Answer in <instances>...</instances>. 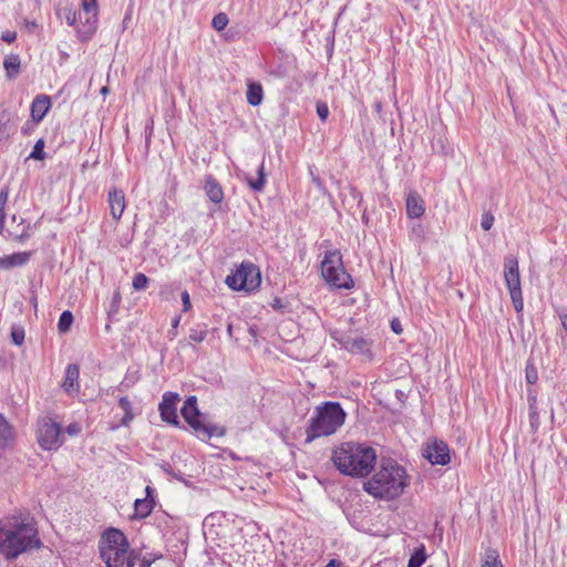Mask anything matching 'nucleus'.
<instances>
[{"label": "nucleus", "instance_id": "nucleus-1", "mask_svg": "<svg viewBox=\"0 0 567 567\" xmlns=\"http://www.w3.org/2000/svg\"><path fill=\"white\" fill-rule=\"evenodd\" d=\"M37 524L29 513H19L0 519V554L13 560L21 554L40 548L42 543Z\"/></svg>", "mask_w": 567, "mask_h": 567}, {"label": "nucleus", "instance_id": "nucleus-2", "mask_svg": "<svg viewBox=\"0 0 567 567\" xmlns=\"http://www.w3.org/2000/svg\"><path fill=\"white\" fill-rule=\"evenodd\" d=\"M332 462L343 475L365 477L374 468L377 452L364 444L346 442L333 451Z\"/></svg>", "mask_w": 567, "mask_h": 567}, {"label": "nucleus", "instance_id": "nucleus-3", "mask_svg": "<svg viewBox=\"0 0 567 567\" xmlns=\"http://www.w3.org/2000/svg\"><path fill=\"white\" fill-rule=\"evenodd\" d=\"M409 483L405 468L398 462L388 460L382 463L380 471L363 484V489L378 499H394L403 494Z\"/></svg>", "mask_w": 567, "mask_h": 567}, {"label": "nucleus", "instance_id": "nucleus-4", "mask_svg": "<svg viewBox=\"0 0 567 567\" xmlns=\"http://www.w3.org/2000/svg\"><path fill=\"white\" fill-rule=\"evenodd\" d=\"M347 413L339 402L327 401L317 406L306 427L305 443L334 434L346 421Z\"/></svg>", "mask_w": 567, "mask_h": 567}, {"label": "nucleus", "instance_id": "nucleus-5", "mask_svg": "<svg viewBox=\"0 0 567 567\" xmlns=\"http://www.w3.org/2000/svg\"><path fill=\"white\" fill-rule=\"evenodd\" d=\"M181 414L188 426L204 441L210 440L213 436L221 437L226 434L224 426L208 422L207 414L199 411L195 395L186 398Z\"/></svg>", "mask_w": 567, "mask_h": 567}, {"label": "nucleus", "instance_id": "nucleus-6", "mask_svg": "<svg viewBox=\"0 0 567 567\" xmlns=\"http://www.w3.org/2000/svg\"><path fill=\"white\" fill-rule=\"evenodd\" d=\"M321 274L324 280L334 288L351 289L354 286L352 277L344 269L342 255L338 249L324 252Z\"/></svg>", "mask_w": 567, "mask_h": 567}, {"label": "nucleus", "instance_id": "nucleus-7", "mask_svg": "<svg viewBox=\"0 0 567 567\" xmlns=\"http://www.w3.org/2000/svg\"><path fill=\"white\" fill-rule=\"evenodd\" d=\"M225 284L234 291H255L261 284L260 269L254 262L243 261L226 277Z\"/></svg>", "mask_w": 567, "mask_h": 567}, {"label": "nucleus", "instance_id": "nucleus-8", "mask_svg": "<svg viewBox=\"0 0 567 567\" xmlns=\"http://www.w3.org/2000/svg\"><path fill=\"white\" fill-rule=\"evenodd\" d=\"M504 279L513 307L517 313H520L524 308V299L520 286L518 260L514 256H507L504 259Z\"/></svg>", "mask_w": 567, "mask_h": 567}, {"label": "nucleus", "instance_id": "nucleus-9", "mask_svg": "<svg viewBox=\"0 0 567 567\" xmlns=\"http://www.w3.org/2000/svg\"><path fill=\"white\" fill-rule=\"evenodd\" d=\"M37 441L45 451H56L63 444L62 426L49 416H43L37 423Z\"/></svg>", "mask_w": 567, "mask_h": 567}, {"label": "nucleus", "instance_id": "nucleus-10", "mask_svg": "<svg viewBox=\"0 0 567 567\" xmlns=\"http://www.w3.org/2000/svg\"><path fill=\"white\" fill-rule=\"evenodd\" d=\"M81 8L84 16H86V20L82 21V13L79 12L81 25L78 27L76 34L81 42H87L97 29V0H81Z\"/></svg>", "mask_w": 567, "mask_h": 567}, {"label": "nucleus", "instance_id": "nucleus-11", "mask_svg": "<svg viewBox=\"0 0 567 567\" xmlns=\"http://www.w3.org/2000/svg\"><path fill=\"white\" fill-rule=\"evenodd\" d=\"M330 337L338 342L343 349L351 353L371 355V342L363 337H353L350 332L334 330Z\"/></svg>", "mask_w": 567, "mask_h": 567}, {"label": "nucleus", "instance_id": "nucleus-12", "mask_svg": "<svg viewBox=\"0 0 567 567\" xmlns=\"http://www.w3.org/2000/svg\"><path fill=\"white\" fill-rule=\"evenodd\" d=\"M106 567H134L140 559V553L130 548H117L115 550L102 551L100 554Z\"/></svg>", "mask_w": 567, "mask_h": 567}, {"label": "nucleus", "instance_id": "nucleus-13", "mask_svg": "<svg viewBox=\"0 0 567 567\" xmlns=\"http://www.w3.org/2000/svg\"><path fill=\"white\" fill-rule=\"evenodd\" d=\"M181 401L178 393L167 391L163 394L158 404L159 415L163 422L173 426H179L181 422L177 415V403Z\"/></svg>", "mask_w": 567, "mask_h": 567}, {"label": "nucleus", "instance_id": "nucleus-14", "mask_svg": "<svg viewBox=\"0 0 567 567\" xmlns=\"http://www.w3.org/2000/svg\"><path fill=\"white\" fill-rule=\"evenodd\" d=\"M422 455L432 465H446L451 461L449 445L441 440L426 444L423 447Z\"/></svg>", "mask_w": 567, "mask_h": 567}, {"label": "nucleus", "instance_id": "nucleus-15", "mask_svg": "<svg viewBox=\"0 0 567 567\" xmlns=\"http://www.w3.org/2000/svg\"><path fill=\"white\" fill-rule=\"evenodd\" d=\"M117 548H130V543L125 534L115 528L109 527L102 535L100 540L99 550L102 551L115 550Z\"/></svg>", "mask_w": 567, "mask_h": 567}, {"label": "nucleus", "instance_id": "nucleus-16", "mask_svg": "<svg viewBox=\"0 0 567 567\" xmlns=\"http://www.w3.org/2000/svg\"><path fill=\"white\" fill-rule=\"evenodd\" d=\"M405 210L406 216L410 219L421 218L424 215L425 202L417 192L411 190L408 194L405 199Z\"/></svg>", "mask_w": 567, "mask_h": 567}, {"label": "nucleus", "instance_id": "nucleus-17", "mask_svg": "<svg viewBox=\"0 0 567 567\" xmlns=\"http://www.w3.org/2000/svg\"><path fill=\"white\" fill-rule=\"evenodd\" d=\"M79 377V365L76 363L68 364L62 388L69 395H75L80 392Z\"/></svg>", "mask_w": 567, "mask_h": 567}, {"label": "nucleus", "instance_id": "nucleus-18", "mask_svg": "<svg viewBox=\"0 0 567 567\" xmlns=\"http://www.w3.org/2000/svg\"><path fill=\"white\" fill-rule=\"evenodd\" d=\"M51 99L49 95L45 94H39L37 95L30 107L31 112V118L34 120V122H41L44 116L48 114V112L51 109Z\"/></svg>", "mask_w": 567, "mask_h": 567}, {"label": "nucleus", "instance_id": "nucleus-19", "mask_svg": "<svg viewBox=\"0 0 567 567\" xmlns=\"http://www.w3.org/2000/svg\"><path fill=\"white\" fill-rule=\"evenodd\" d=\"M31 256L32 251H20L0 257V269L9 270L14 267H22L29 262Z\"/></svg>", "mask_w": 567, "mask_h": 567}, {"label": "nucleus", "instance_id": "nucleus-20", "mask_svg": "<svg viewBox=\"0 0 567 567\" xmlns=\"http://www.w3.org/2000/svg\"><path fill=\"white\" fill-rule=\"evenodd\" d=\"M205 193L207 197L215 204H220L224 199V190L221 185L213 175H207L205 177L204 185Z\"/></svg>", "mask_w": 567, "mask_h": 567}, {"label": "nucleus", "instance_id": "nucleus-21", "mask_svg": "<svg viewBox=\"0 0 567 567\" xmlns=\"http://www.w3.org/2000/svg\"><path fill=\"white\" fill-rule=\"evenodd\" d=\"M109 204L113 218L120 219L125 208V196L123 190L116 188L110 190Z\"/></svg>", "mask_w": 567, "mask_h": 567}, {"label": "nucleus", "instance_id": "nucleus-22", "mask_svg": "<svg viewBox=\"0 0 567 567\" xmlns=\"http://www.w3.org/2000/svg\"><path fill=\"white\" fill-rule=\"evenodd\" d=\"M247 103L251 106H258L264 99V89L259 82H248L246 92Z\"/></svg>", "mask_w": 567, "mask_h": 567}, {"label": "nucleus", "instance_id": "nucleus-23", "mask_svg": "<svg viewBox=\"0 0 567 567\" xmlns=\"http://www.w3.org/2000/svg\"><path fill=\"white\" fill-rule=\"evenodd\" d=\"M3 68L6 70V76L9 80H13L18 76L21 70V60L18 54H9L3 60Z\"/></svg>", "mask_w": 567, "mask_h": 567}, {"label": "nucleus", "instance_id": "nucleus-24", "mask_svg": "<svg viewBox=\"0 0 567 567\" xmlns=\"http://www.w3.org/2000/svg\"><path fill=\"white\" fill-rule=\"evenodd\" d=\"M155 506V499L137 498L134 502V517L138 519L146 518Z\"/></svg>", "mask_w": 567, "mask_h": 567}, {"label": "nucleus", "instance_id": "nucleus-25", "mask_svg": "<svg viewBox=\"0 0 567 567\" xmlns=\"http://www.w3.org/2000/svg\"><path fill=\"white\" fill-rule=\"evenodd\" d=\"M14 431L12 425L7 421L3 414L0 413V449H6L13 440Z\"/></svg>", "mask_w": 567, "mask_h": 567}, {"label": "nucleus", "instance_id": "nucleus-26", "mask_svg": "<svg viewBox=\"0 0 567 567\" xmlns=\"http://www.w3.org/2000/svg\"><path fill=\"white\" fill-rule=\"evenodd\" d=\"M258 177L256 179L251 177H246V181L249 187L255 192H261L266 185V173H265V164L261 162L257 169Z\"/></svg>", "mask_w": 567, "mask_h": 567}, {"label": "nucleus", "instance_id": "nucleus-27", "mask_svg": "<svg viewBox=\"0 0 567 567\" xmlns=\"http://www.w3.org/2000/svg\"><path fill=\"white\" fill-rule=\"evenodd\" d=\"M427 559V555L425 551V546L421 544L419 547L414 548L409 563L408 567H421Z\"/></svg>", "mask_w": 567, "mask_h": 567}, {"label": "nucleus", "instance_id": "nucleus-28", "mask_svg": "<svg viewBox=\"0 0 567 567\" xmlns=\"http://www.w3.org/2000/svg\"><path fill=\"white\" fill-rule=\"evenodd\" d=\"M118 405L124 411V416L121 420V425L127 426L134 419L132 403L126 396L118 399Z\"/></svg>", "mask_w": 567, "mask_h": 567}, {"label": "nucleus", "instance_id": "nucleus-29", "mask_svg": "<svg viewBox=\"0 0 567 567\" xmlns=\"http://www.w3.org/2000/svg\"><path fill=\"white\" fill-rule=\"evenodd\" d=\"M74 317L70 310H64L58 321V330L60 333H65L70 330L73 323Z\"/></svg>", "mask_w": 567, "mask_h": 567}, {"label": "nucleus", "instance_id": "nucleus-30", "mask_svg": "<svg viewBox=\"0 0 567 567\" xmlns=\"http://www.w3.org/2000/svg\"><path fill=\"white\" fill-rule=\"evenodd\" d=\"M525 379L526 383L532 386L536 384L538 380V371L532 359H528L525 367Z\"/></svg>", "mask_w": 567, "mask_h": 567}, {"label": "nucleus", "instance_id": "nucleus-31", "mask_svg": "<svg viewBox=\"0 0 567 567\" xmlns=\"http://www.w3.org/2000/svg\"><path fill=\"white\" fill-rule=\"evenodd\" d=\"M482 567H503L499 555L496 549L488 548L485 551V560Z\"/></svg>", "mask_w": 567, "mask_h": 567}, {"label": "nucleus", "instance_id": "nucleus-32", "mask_svg": "<svg viewBox=\"0 0 567 567\" xmlns=\"http://www.w3.org/2000/svg\"><path fill=\"white\" fill-rule=\"evenodd\" d=\"M207 337L206 324H197L189 329L188 339L194 342H203Z\"/></svg>", "mask_w": 567, "mask_h": 567}, {"label": "nucleus", "instance_id": "nucleus-33", "mask_svg": "<svg viewBox=\"0 0 567 567\" xmlns=\"http://www.w3.org/2000/svg\"><path fill=\"white\" fill-rule=\"evenodd\" d=\"M44 140L43 138H39L34 146H33V150L32 152L30 153L29 155V158H33V159H37V161H42L45 158L47 154L44 152Z\"/></svg>", "mask_w": 567, "mask_h": 567}, {"label": "nucleus", "instance_id": "nucleus-34", "mask_svg": "<svg viewBox=\"0 0 567 567\" xmlns=\"http://www.w3.org/2000/svg\"><path fill=\"white\" fill-rule=\"evenodd\" d=\"M148 284H150L148 277L142 272H137L133 277L132 286L137 291L145 290L148 287Z\"/></svg>", "mask_w": 567, "mask_h": 567}, {"label": "nucleus", "instance_id": "nucleus-35", "mask_svg": "<svg viewBox=\"0 0 567 567\" xmlns=\"http://www.w3.org/2000/svg\"><path fill=\"white\" fill-rule=\"evenodd\" d=\"M228 17L226 13L224 12H219L217 13L213 20H212V27L216 30V31H221L224 30L227 24H228Z\"/></svg>", "mask_w": 567, "mask_h": 567}, {"label": "nucleus", "instance_id": "nucleus-36", "mask_svg": "<svg viewBox=\"0 0 567 567\" xmlns=\"http://www.w3.org/2000/svg\"><path fill=\"white\" fill-rule=\"evenodd\" d=\"M64 12H65V21H66V23L70 27H74L75 30H76L78 27L81 25L80 18H79V12L72 10L71 8H64Z\"/></svg>", "mask_w": 567, "mask_h": 567}, {"label": "nucleus", "instance_id": "nucleus-37", "mask_svg": "<svg viewBox=\"0 0 567 567\" xmlns=\"http://www.w3.org/2000/svg\"><path fill=\"white\" fill-rule=\"evenodd\" d=\"M30 224H25L23 226V229L20 234H13L11 231H8V235L10 238H12L13 240H17L19 243H23L27 239H29L31 237V234H30Z\"/></svg>", "mask_w": 567, "mask_h": 567}, {"label": "nucleus", "instance_id": "nucleus-38", "mask_svg": "<svg viewBox=\"0 0 567 567\" xmlns=\"http://www.w3.org/2000/svg\"><path fill=\"white\" fill-rule=\"evenodd\" d=\"M537 395H538V393L535 388H532V386L527 388L528 410L537 409Z\"/></svg>", "mask_w": 567, "mask_h": 567}, {"label": "nucleus", "instance_id": "nucleus-39", "mask_svg": "<svg viewBox=\"0 0 567 567\" xmlns=\"http://www.w3.org/2000/svg\"><path fill=\"white\" fill-rule=\"evenodd\" d=\"M161 468L164 473H166L167 475L169 476H173L174 478L181 481V482H185L182 473L178 471V472H175L172 467V465L167 462H163L161 464Z\"/></svg>", "mask_w": 567, "mask_h": 567}, {"label": "nucleus", "instance_id": "nucleus-40", "mask_svg": "<svg viewBox=\"0 0 567 567\" xmlns=\"http://www.w3.org/2000/svg\"><path fill=\"white\" fill-rule=\"evenodd\" d=\"M11 341L16 346H21L24 341V330L22 328H12L11 330Z\"/></svg>", "mask_w": 567, "mask_h": 567}, {"label": "nucleus", "instance_id": "nucleus-41", "mask_svg": "<svg viewBox=\"0 0 567 567\" xmlns=\"http://www.w3.org/2000/svg\"><path fill=\"white\" fill-rule=\"evenodd\" d=\"M528 416H529V424H530L532 431L536 432L540 424L538 409L528 410Z\"/></svg>", "mask_w": 567, "mask_h": 567}, {"label": "nucleus", "instance_id": "nucleus-42", "mask_svg": "<svg viewBox=\"0 0 567 567\" xmlns=\"http://www.w3.org/2000/svg\"><path fill=\"white\" fill-rule=\"evenodd\" d=\"M494 216L491 212H485L483 215H482V220H481V227L484 229V230H489L494 224Z\"/></svg>", "mask_w": 567, "mask_h": 567}, {"label": "nucleus", "instance_id": "nucleus-43", "mask_svg": "<svg viewBox=\"0 0 567 567\" xmlns=\"http://www.w3.org/2000/svg\"><path fill=\"white\" fill-rule=\"evenodd\" d=\"M316 111H317L318 117L322 122H324L328 118V116H329V107H328L327 103H324V102H317Z\"/></svg>", "mask_w": 567, "mask_h": 567}, {"label": "nucleus", "instance_id": "nucleus-44", "mask_svg": "<svg viewBox=\"0 0 567 567\" xmlns=\"http://www.w3.org/2000/svg\"><path fill=\"white\" fill-rule=\"evenodd\" d=\"M411 236H413L416 239L423 240L425 238L424 226L420 223L414 224L411 227Z\"/></svg>", "mask_w": 567, "mask_h": 567}, {"label": "nucleus", "instance_id": "nucleus-45", "mask_svg": "<svg viewBox=\"0 0 567 567\" xmlns=\"http://www.w3.org/2000/svg\"><path fill=\"white\" fill-rule=\"evenodd\" d=\"M37 124H39V122H34L33 118L31 120H28L21 127V133L25 136L28 135H31L33 133V131L35 130V126Z\"/></svg>", "mask_w": 567, "mask_h": 567}, {"label": "nucleus", "instance_id": "nucleus-46", "mask_svg": "<svg viewBox=\"0 0 567 567\" xmlns=\"http://www.w3.org/2000/svg\"><path fill=\"white\" fill-rule=\"evenodd\" d=\"M179 322H181V316H176L173 318L172 324H171L172 328L167 332L169 339H174L177 336V328L179 326Z\"/></svg>", "mask_w": 567, "mask_h": 567}, {"label": "nucleus", "instance_id": "nucleus-47", "mask_svg": "<svg viewBox=\"0 0 567 567\" xmlns=\"http://www.w3.org/2000/svg\"><path fill=\"white\" fill-rule=\"evenodd\" d=\"M8 198H9V187L3 186L0 190V209H2V212H6V204L8 202Z\"/></svg>", "mask_w": 567, "mask_h": 567}, {"label": "nucleus", "instance_id": "nucleus-48", "mask_svg": "<svg viewBox=\"0 0 567 567\" xmlns=\"http://www.w3.org/2000/svg\"><path fill=\"white\" fill-rule=\"evenodd\" d=\"M182 302H183V311L184 312L188 311L192 307V303H190L189 293L186 290H184L182 292Z\"/></svg>", "mask_w": 567, "mask_h": 567}, {"label": "nucleus", "instance_id": "nucleus-49", "mask_svg": "<svg viewBox=\"0 0 567 567\" xmlns=\"http://www.w3.org/2000/svg\"><path fill=\"white\" fill-rule=\"evenodd\" d=\"M557 315L559 317L561 326L564 327L565 331L567 332V308L558 309Z\"/></svg>", "mask_w": 567, "mask_h": 567}, {"label": "nucleus", "instance_id": "nucleus-50", "mask_svg": "<svg viewBox=\"0 0 567 567\" xmlns=\"http://www.w3.org/2000/svg\"><path fill=\"white\" fill-rule=\"evenodd\" d=\"M390 327H391V330L396 334H401L403 331L401 322L398 318H394L391 320Z\"/></svg>", "mask_w": 567, "mask_h": 567}, {"label": "nucleus", "instance_id": "nucleus-51", "mask_svg": "<svg viewBox=\"0 0 567 567\" xmlns=\"http://www.w3.org/2000/svg\"><path fill=\"white\" fill-rule=\"evenodd\" d=\"M1 39L4 42L12 43L17 39V33L16 32H11V31H6V32L2 33Z\"/></svg>", "mask_w": 567, "mask_h": 567}, {"label": "nucleus", "instance_id": "nucleus-52", "mask_svg": "<svg viewBox=\"0 0 567 567\" xmlns=\"http://www.w3.org/2000/svg\"><path fill=\"white\" fill-rule=\"evenodd\" d=\"M81 431V427L78 423H71L66 426V433L69 435H76Z\"/></svg>", "mask_w": 567, "mask_h": 567}, {"label": "nucleus", "instance_id": "nucleus-53", "mask_svg": "<svg viewBox=\"0 0 567 567\" xmlns=\"http://www.w3.org/2000/svg\"><path fill=\"white\" fill-rule=\"evenodd\" d=\"M272 309L275 310H282L285 308V305L282 303V300L278 297L274 298L272 302L270 303Z\"/></svg>", "mask_w": 567, "mask_h": 567}, {"label": "nucleus", "instance_id": "nucleus-54", "mask_svg": "<svg viewBox=\"0 0 567 567\" xmlns=\"http://www.w3.org/2000/svg\"><path fill=\"white\" fill-rule=\"evenodd\" d=\"M120 301H121V295H120V292H115L113 298H112V309L114 311L117 310Z\"/></svg>", "mask_w": 567, "mask_h": 567}, {"label": "nucleus", "instance_id": "nucleus-55", "mask_svg": "<svg viewBox=\"0 0 567 567\" xmlns=\"http://www.w3.org/2000/svg\"><path fill=\"white\" fill-rule=\"evenodd\" d=\"M6 212H2V209H0V235H3V231H4V220H6Z\"/></svg>", "mask_w": 567, "mask_h": 567}, {"label": "nucleus", "instance_id": "nucleus-56", "mask_svg": "<svg viewBox=\"0 0 567 567\" xmlns=\"http://www.w3.org/2000/svg\"><path fill=\"white\" fill-rule=\"evenodd\" d=\"M310 176H311L312 183L315 185H317L318 187H321V179H320V177L318 175H316L311 168H310Z\"/></svg>", "mask_w": 567, "mask_h": 567}, {"label": "nucleus", "instance_id": "nucleus-57", "mask_svg": "<svg viewBox=\"0 0 567 567\" xmlns=\"http://www.w3.org/2000/svg\"><path fill=\"white\" fill-rule=\"evenodd\" d=\"M154 493H155V491H154L153 487L146 486V488H145V494H146L145 499H154Z\"/></svg>", "mask_w": 567, "mask_h": 567}, {"label": "nucleus", "instance_id": "nucleus-58", "mask_svg": "<svg viewBox=\"0 0 567 567\" xmlns=\"http://www.w3.org/2000/svg\"><path fill=\"white\" fill-rule=\"evenodd\" d=\"M153 561H154V559L143 558V559H141L138 567H151Z\"/></svg>", "mask_w": 567, "mask_h": 567}, {"label": "nucleus", "instance_id": "nucleus-59", "mask_svg": "<svg viewBox=\"0 0 567 567\" xmlns=\"http://www.w3.org/2000/svg\"><path fill=\"white\" fill-rule=\"evenodd\" d=\"M395 396H396V399H398L399 401L403 402L406 395H405V393H404L403 391H401V390H396V391H395Z\"/></svg>", "mask_w": 567, "mask_h": 567}, {"label": "nucleus", "instance_id": "nucleus-60", "mask_svg": "<svg viewBox=\"0 0 567 567\" xmlns=\"http://www.w3.org/2000/svg\"><path fill=\"white\" fill-rule=\"evenodd\" d=\"M324 567H341V563L336 559H331Z\"/></svg>", "mask_w": 567, "mask_h": 567}, {"label": "nucleus", "instance_id": "nucleus-61", "mask_svg": "<svg viewBox=\"0 0 567 567\" xmlns=\"http://www.w3.org/2000/svg\"><path fill=\"white\" fill-rule=\"evenodd\" d=\"M374 111H375L379 115H381V113H382V103H381L380 101H377V102L374 103Z\"/></svg>", "mask_w": 567, "mask_h": 567}, {"label": "nucleus", "instance_id": "nucleus-62", "mask_svg": "<svg viewBox=\"0 0 567 567\" xmlns=\"http://www.w3.org/2000/svg\"><path fill=\"white\" fill-rule=\"evenodd\" d=\"M109 92H110V89H109L107 86H103V87H101V90H100V93H101L102 95H106V94H109Z\"/></svg>", "mask_w": 567, "mask_h": 567}, {"label": "nucleus", "instance_id": "nucleus-63", "mask_svg": "<svg viewBox=\"0 0 567 567\" xmlns=\"http://www.w3.org/2000/svg\"><path fill=\"white\" fill-rule=\"evenodd\" d=\"M30 302H31V305L34 307V309H37V307H38V301H37V297H35V296H33V297L30 299Z\"/></svg>", "mask_w": 567, "mask_h": 567}, {"label": "nucleus", "instance_id": "nucleus-64", "mask_svg": "<svg viewBox=\"0 0 567 567\" xmlns=\"http://www.w3.org/2000/svg\"><path fill=\"white\" fill-rule=\"evenodd\" d=\"M362 221H363L364 224H368V223H369V218H368V216H367V214H365V213H363V215H362Z\"/></svg>", "mask_w": 567, "mask_h": 567}]
</instances>
